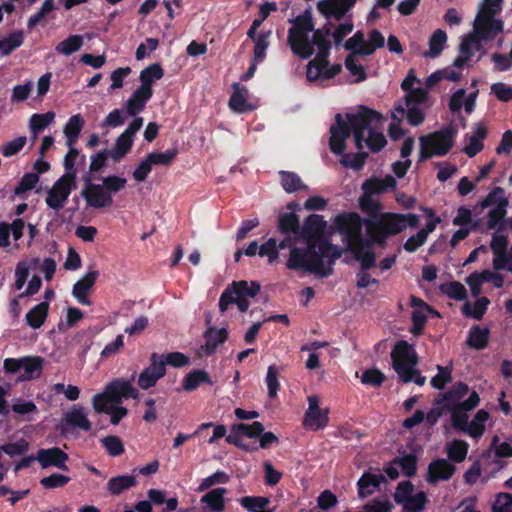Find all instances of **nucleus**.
<instances>
[{
	"label": "nucleus",
	"instance_id": "37",
	"mask_svg": "<svg viewBox=\"0 0 512 512\" xmlns=\"http://www.w3.org/2000/svg\"><path fill=\"white\" fill-rule=\"evenodd\" d=\"M64 419L67 425L79 428L85 432H89L92 428V424L82 407H74L65 414Z\"/></svg>",
	"mask_w": 512,
	"mask_h": 512
},
{
	"label": "nucleus",
	"instance_id": "7",
	"mask_svg": "<svg viewBox=\"0 0 512 512\" xmlns=\"http://www.w3.org/2000/svg\"><path fill=\"white\" fill-rule=\"evenodd\" d=\"M76 188V180L69 176H61L52 187L47 190L45 198L46 205L58 212L64 208L71 192Z\"/></svg>",
	"mask_w": 512,
	"mask_h": 512
},
{
	"label": "nucleus",
	"instance_id": "32",
	"mask_svg": "<svg viewBox=\"0 0 512 512\" xmlns=\"http://www.w3.org/2000/svg\"><path fill=\"white\" fill-rule=\"evenodd\" d=\"M499 33L500 32H494L492 28L474 23V31L469 34L470 37L473 38V50L479 51L481 55H484L485 50L483 49L482 42L494 40Z\"/></svg>",
	"mask_w": 512,
	"mask_h": 512
},
{
	"label": "nucleus",
	"instance_id": "18",
	"mask_svg": "<svg viewBox=\"0 0 512 512\" xmlns=\"http://www.w3.org/2000/svg\"><path fill=\"white\" fill-rule=\"evenodd\" d=\"M386 482L382 474L364 472L357 481L358 497L365 499L379 490L380 485Z\"/></svg>",
	"mask_w": 512,
	"mask_h": 512
},
{
	"label": "nucleus",
	"instance_id": "49",
	"mask_svg": "<svg viewBox=\"0 0 512 512\" xmlns=\"http://www.w3.org/2000/svg\"><path fill=\"white\" fill-rule=\"evenodd\" d=\"M469 450V444L465 440H453L447 445L448 459L461 463L465 460Z\"/></svg>",
	"mask_w": 512,
	"mask_h": 512
},
{
	"label": "nucleus",
	"instance_id": "14",
	"mask_svg": "<svg viewBox=\"0 0 512 512\" xmlns=\"http://www.w3.org/2000/svg\"><path fill=\"white\" fill-rule=\"evenodd\" d=\"M68 459V454L58 447L41 448L37 451V461L43 469L56 467L60 470L68 471L69 468L66 465Z\"/></svg>",
	"mask_w": 512,
	"mask_h": 512
},
{
	"label": "nucleus",
	"instance_id": "47",
	"mask_svg": "<svg viewBox=\"0 0 512 512\" xmlns=\"http://www.w3.org/2000/svg\"><path fill=\"white\" fill-rule=\"evenodd\" d=\"M236 304L238 307V310L242 313H245L249 308V301L248 299H242L237 296L232 295L230 290H224L222 294L220 295L219 299V309L222 313H224L229 305Z\"/></svg>",
	"mask_w": 512,
	"mask_h": 512
},
{
	"label": "nucleus",
	"instance_id": "60",
	"mask_svg": "<svg viewBox=\"0 0 512 512\" xmlns=\"http://www.w3.org/2000/svg\"><path fill=\"white\" fill-rule=\"evenodd\" d=\"M101 443L107 453L112 457L120 456L125 451L124 444L118 436H106L101 439Z\"/></svg>",
	"mask_w": 512,
	"mask_h": 512
},
{
	"label": "nucleus",
	"instance_id": "55",
	"mask_svg": "<svg viewBox=\"0 0 512 512\" xmlns=\"http://www.w3.org/2000/svg\"><path fill=\"white\" fill-rule=\"evenodd\" d=\"M440 291L450 299L462 301L467 298V290L464 285L458 281H450L440 285Z\"/></svg>",
	"mask_w": 512,
	"mask_h": 512
},
{
	"label": "nucleus",
	"instance_id": "61",
	"mask_svg": "<svg viewBox=\"0 0 512 512\" xmlns=\"http://www.w3.org/2000/svg\"><path fill=\"white\" fill-rule=\"evenodd\" d=\"M177 155L178 150L176 148L168 149L165 152H151L147 154L152 165L164 166H169Z\"/></svg>",
	"mask_w": 512,
	"mask_h": 512
},
{
	"label": "nucleus",
	"instance_id": "58",
	"mask_svg": "<svg viewBox=\"0 0 512 512\" xmlns=\"http://www.w3.org/2000/svg\"><path fill=\"white\" fill-rule=\"evenodd\" d=\"M239 502L248 512H259L268 506L270 499L264 496H244Z\"/></svg>",
	"mask_w": 512,
	"mask_h": 512
},
{
	"label": "nucleus",
	"instance_id": "13",
	"mask_svg": "<svg viewBox=\"0 0 512 512\" xmlns=\"http://www.w3.org/2000/svg\"><path fill=\"white\" fill-rule=\"evenodd\" d=\"M456 470V466L448 459L437 458L429 463L425 480L431 485H436L440 481L450 480Z\"/></svg>",
	"mask_w": 512,
	"mask_h": 512
},
{
	"label": "nucleus",
	"instance_id": "46",
	"mask_svg": "<svg viewBox=\"0 0 512 512\" xmlns=\"http://www.w3.org/2000/svg\"><path fill=\"white\" fill-rule=\"evenodd\" d=\"M280 181L283 189L287 193H293L298 190H306L308 187L302 183L301 178L294 172L280 171Z\"/></svg>",
	"mask_w": 512,
	"mask_h": 512
},
{
	"label": "nucleus",
	"instance_id": "42",
	"mask_svg": "<svg viewBox=\"0 0 512 512\" xmlns=\"http://www.w3.org/2000/svg\"><path fill=\"white\" fill-rule=\"evenodd\" d=\"M490 300L487 297L478 298L473 307L470 302H465L461 308L462 314L468 318L481 320L487 311Z\"/></svg>",
	"mask_w": 512,
	"mask_h": 512
},
{
	"label": "nucleus",
	"instance_id": "4",
	"mask_svg": "<svg viewBox=\"0 0 512 512\" xmlns=\"http://www.w3.org/2000/svg\"><path fill=\"white\" fill-rule=\"evenodd\" d=\"M419 217L416 214L385 212L373 218L365 219L366 233L380 248H385L390 236L401 233L407 226L416 228Z\"/></svg>",
	"mask_w": 512,
	"mask_h": 512
},
{
	"label": "nucleus",
	"instance_id": "59",
	"mask_svg": "<svg viewBox=\"0 0 512 512\" xmlns=\"http://www.w3.org/2000/svg\"><path fill=\"white\" fill-rule=\"evenodd\" d=\"M271 31H262L257 38L253 39L254 46V61L262 62L266 57V50L269 46L268 38L271 36Z\"/></svg>",
	"mask_w": 512,
	"mask_h": 512
},
{
	"label": "nucleus",
	"instance_id": "29",
	"mask_svg": "<svg viewBox=\"0 0 512 512\" xmlns=\"http://www.w3.org/2000/svg\"><path fill=\"white\" fill-rule=\"evenodd\" d=\"M489 412L480 409L476 412L471 422H468L466 428L463 430V433L469 435L473 439H479L483 436L485 432V423L489 419Z\"/></svg>",
	"mask_w": 512,
	"mask_h": 512
},
{
	"label": "nucleus",
	"instance_id": "43",
	"mask_svg": "<svg viewBox=\"0 0 512 512\" xmlns=\"http://www.w3.org/2000/svg\"><path fill=\"white\" fill-rule=\"evenodd\" d=\"M24 42V32L16 30L7 37L0 40V52L2 56L10 55L14 50L19 48Z\"/></svg>",
	"mask_w": 512,
	"mask_h": 512
},
{
	"label": "nucleus",
	"instance_id": "30",
	"mask_svg": "<svg viewBox=\"0 0 512 512\" xmlns=\"http://www.w3.org/2000/svg\"><path fill=\"white\" fill-rule=\"evenodd\" d=\"M201 384L211 385V377L205 370L194 369L184 377L182 381V388L184 391L192 392L196 390Z\"/></svg>",
	"mask_w": 512,
	"mask_h": 512
},
{
	"label": "nucleus",
	"instance_id": "19",
	"mask_svg": "<svg viewBox=\"0 0 512 512\" xmlns=\"http://www.w3.org/2000/svg\"><path fill=\"white\" fill-rule=\"evenodd\" d=\"M397 185L396 179L392 175H386L384 178H369L362 184V190L366 194L378 195L393 190Z\"/></svg>",
	"mask_w": 512,
	"mask_h": 512
},
{
	"label": "nucleus",
	"instance_id": "17",
	"mask_svg": "<svg viewBox=\"0 0 512 512\" xmlns=\"http://www.w3.org/2000/svg\"><path fill=\"white\" fill-rule=\"evenodd\" d=\"M98 276V271H89L73 285L72 295L80 304H91V301L88 297V292L94 286Z\"/></svg>",
	"mask_w": 512,
	"mask_h": 512
},
{
	"label": "nucleus",
	"instance_id": "40",
	"mask_svg": "<svg viewBox=\"0 0 512 512\" xmlns=\"http://www.w3.org/2000/svg\"><path fill=\"white\" fill-rule=\"evenodd\" d=\"M134 139L120 134L115 141L113 149H110V158L114 162H120L130 151L133 146Z\"/></svg>",
	"mask_w": 512,
	"mask_h": 512
},
{
	"label": "nucleus",
	"instance_id": "21",
	"mask_svg": "<svg viewBox=\"0 0 512 512\" xmlns=\"http://www.w3.org/2000/svg\"><path fill=\"white\" fill-rule=\"evenodd\" d=\"M205 344L201 346V351L210 356L214 354L219 345L223 344L228 339V331L226 328H220L218 330L209 328L204 333Z\"/></svg>",
	"mask_w": 512,
	"mask_h": 512
},
{
	"label": "nucleus",
	"instance_id": "26",
	"mask_svg": "<svg viewBox=\"0 0 512 512\" xmlns=\"http://www.w3.org/2000/svg\"><path fill=\"white\" fill-rule=\"evenodd\" d=\"M49 306V302L42 301L32 307L25 316L27 325L34 330L41 328L48 317Z\"/></svg>",
	"mask_w": 512,
	"mask_h": 512
},
{
	"label": "nucleus",
	"instance_id": "36",
	"mask_svg": "<svg viewBox=\"0 0 512 512\" xmlns=\"http://www.w3.org/2000/svg\"><path fill=\"white\" fill-rule=\"evenodd\" d=\"M247 93L246 87L241 86L239 83L233 84V93L229 99V107L231 110L237 113H243L250 109L246 99Z\"/></svg>",
	"mask_w": 512,
	"mask_h": 512
},
{
	"label": "nucleus",
	"instance_id": "53",
	"mask_svg": "<svg viewBox=\"0 0 512 512\" xmlns=\"http://www.w3.org/2000/svg\"><path fill=\"white\" fill-rule=\"evenodd\" d=\"M365 131H368V137H364V143L367 145V147L374 153L382 150L387 143L383 133L374 129L372 124H370L369 127L365 129Z\"/></svg>",
	"mask_w": 512,
	"mask_h": 512
},
{
	"label": "nucleus",
	"instance_id": "8",
	"mask_svg": "<svg viewBox=\"0 0 512 512\" xmlns=\"http://www.w3.org/2000/svg\"><path fill=\"white\" fill-rule=\"evenodd\" d=\"M83 182L84 187L80 194L85 199L87 206L101 209L113 204V197L109 191H106L103 185L93 183L90 174L83 176Z\"/></svg>",
	"mask_w": 512,
	"mask_h": 512
},
{
	"label": "nucleus",
	"instance_id": "11",
	"mask_svg": "<svg viewBox=\"0 0 512 512\" xmlns=\"http://www.w3.org/2000/svg\"><path fill=\"white\" fill-rule=\"evenodd\" d=\"M502 0H484L475 23L492 28L494 32H502L503 21L495 19L494 16L499 14L502 10Z\"/></svg>",
	"mask_w": 512,
	"mask_h": 512
},
{
	"label": "nucleus",
	"instance_id": "57",
	"mask_svg": "<svg viewBox=\"0 0 512 512\" xmlns=\"http://www.w3.org/2000/svg\"><path fill=\"white\" fill-rule=\"evenodd\" d=\"M428 503L427 494L424 491H419L407 499L403 504L405 512H422Z\"/></svg>",
	"mask_w": 512,
	"mask_h": 512
},
{
	"label": "nucleus",
	"instance_id": "62",
	"mask_svg": "<svg viewBox=\"0 0 512 512\" xmlns=\"http://www.w3.org/2000/svg\"><path fill=\"white\" fill-rule=\"evenodd\" d=\"M438 373L431 379V385L435 389L443 390L446 384L452 381V368L437 365Z\"/></svg>",
	"mask_w": 512,
	"mask_h": 512
},
{
	"label": "nucleus",
	"instance_id": "3",
	"mask_svg": "<svg viewBox=\"0 0 512 512\" xmlns=\"http://www.w3.org/2000/svg\"><path fill=\"white\" fill-rule=\"evenodd\" d=\"M365 220H362L356 212H343L338 214L334 220L336 230L344 236L346 250L350 251L354 259L360 263V268L370 270L376 266V255L372 246L376 242L367 234V239L362 236V227Z\"/></svg>",
	"mask_w": 512,
	"mask_h": 512
},
{
	"label": "nucleus",
	"instance_id": "31",
	"mask_svg": "<svg viewBox=\"0 0 512 512\" xmlns=\"http://www.w3.org/2000/svg\"><path fill=\"white\" fill-rule=\"evenodd\" d=\"M84 119L80 114L72 115L64 126L63 132L66 137V145L71 146L77 143L79 135L84 127Z\"/></svg>",
	"mask_w": 512,
	"mask_h": 512
},
{
	"label": "nucleus",
	"instance_id": "45",
	"mask_svg": "<svg viewBox=\"0 0 512 512\" xmlns=\"http://www.w3.org/2000/svg\"><path fill=\"white\" fill-rule=\"evenodd\" d=\"M447 41V34L445 31L436 30L429 39V50L424 52V57L435 58L440 55Z\"/></svg>",
	"mask_w": 512,
	"mask_h": 512
},
{
	"label": "nucleus",
	"instance_id": "33",
	"mask_svg": "<svg viewBox=\"0 0 512 512\" xmlns=\"http://www.w3.org/2000/svg\"><path fill=\"white\" fill-rule=\"evenodd\" d=\"M164 76V70L159 63L150 64L140 72V87L153 93L152 84Z\"/></svg>",
	"mask_w": 512,
	"mask_h": 512
},
{
	"label": "nucleus",
	"instance_id": "63",
	"mask_svg": "<svg viewBox=\"0 0 512 512\" xmlns=\"http://www.w3.org/2000/svg\"><path fill=\"white\" fill-rule=\"evenodd\" d=\"M503 200L505 202H509L508 198L505 196V191L502 187H494L488 195L481 201V207L487 208L493 205H496V207H500L503 203Z\"/></svg>",
	"mask_w": 512,
	"mask_h": 512
},
{
	"label": "nucleus",
	"instance_id": "5",
	"mask_svg": "<svg viewBox=\"0 0 512 512\" xmlns=\"http://www.w3.org/2000/svg\"><path fill=\"white\" fill-rule=\"evenodd\" d=\"M293 25L288 30L287 43L294 55L309 59L315 52L310 43L309 33L314 31V21L310 9L289 20Z\"/></svg>",
	"mask_w": 512,
	"mask_h": 512
},
{
	"label": "nucleus",
	"instance_id": "51",
	"mask_svg": "<svg viewBox=\"0 0 512 512\" xmlns=\"http://www.w3.org/2000/svg\"><path fill=\"white\" fill-rule=\"evenodd\" d=\"M417 456L414 453H409L401 457H395L392 464H397L404 476L411 478L417 473Z\"/></svg>",
	"mask_w": 512,
	"mask_h": 512
},
{
	"label": "nucleus",
	"instance_id": "25",
	"mask_svg": "<svg viewBox=\"0 0 512 512\" xmlns=\"http://www.w3.org/2000/svg\"><path fill=\"white\" fill-rule=\"evenodd\" d=\"M490 338V330L488 327L474 325L470 328L466 344L475 350H483L488 346Z\"/></svg>",
	"mask_w": 512,
	"mask_h": 512
},
{
	"label": "nucleus",
	"instance_id": "52",
	"mask_svg": "<svg viewBox=\"0 0 512 512\" xmlns=\"http://www.w3.org/2000/svg\"><path fill=\"white\" fill-rule=\"evenodd\" d=\"M69 150L65 154L63 159V167L65 170V173L62 176H69L71 179L76 180L77 179V160L80 156V150L75 148L74 145L68 146Z\"/></svg>",
	"mask_w": 512,
	"mask_h": 512
},
{
	"label": "nucleus",
	"instance_id": "39",
	"mask_svg": "<svg viewBox=\"0 0 512 512\" xmlns=\"http://www.w3.org/2000/svg\"><path fill=\"white\" fill-rule=\"evenodd\" d=\"M332 23L327 20L326 24L321 28H314L312 31V38L310 43L317 47V49H331L332 43L329 40L331 36Z\"/></svg>",
	"mask_w": 512,
	"mask_h": 512
},
{
	"label": "nucleus",
	"instance_id": "6",
	"mask_svg": "<svg viewBox=\"0 0 512 512\" xmlns=\"http://www.w3.org/2000/svg\"><path fill=\"white\" fill-rule=\"evenodd\" d=\"M456 131L452 128H446L435 131L419 138L420 151L418 162H425L433 156H445L450 152L454 145Z\"/></svg>",
	"mask_w": 512,
	"mask_h": 512
},
{
	"label": "nucleus",
	"instance_id": "34",
	"mask_svg": "<svg viewBox=\"0 0 512 512\" xmlns=\"http://www.w3.org/2000/svg\"><path fill=\"white\" fill-rule=\"evenodd\" d=\"M137 485V479L134 475H119L112 477L107 482V490L111 495L118 496L123 491Z\"/></svg>",
	"mask_w": 512,
	"mask_h": 512
},
{
	"label": "nucleus",
	"instance_id": "20",
	"mask_svg": "<svg viewBox=\"0 0 512 512\" xmlns=\"http://www.w3.org/2000/svg\"><path fill=\"white\" fill-rule=\"evenodd\" d=\"M325 227L326 221L324 220L323 216L318 214H311L305 219L300 233L307 237V241L312 240L313 242H317L319 237H324L323 231Z\"/></svg>",
	"mask_w": 512,
	"mask_h": 512
},
{
	"label": "nucleus",
	"instance_id": "12",
	"mask_svg": "<svg viewBox=\"0 0 512 512\" xmlns=\"http://www.w3.org/2000/svg\"><path fill=\"white\" fill-rule=\"evenodd\" d=\"M356 2L357 0H320L317 10L326 20L341 21Z\"/></svg>",
	"mask_w": 512,
	"mask_h": 512
},
{
	"label": "nucleus",
	"instance_id": "64",
	"mask_svg": "<svg viewBox=\"0 0 512 512\" xmlns=\"http://www.w3.org/2000/svg\"><path fill=\"white\" fill-rule=\"evenodd\" d=\"M492 512H512V494L500 492L495 495Z\"/></svg>",
	"mask_w": 512,
	"mask_h": 512
},
{
	"label": "nucleus",
	"instance_id": "22",
	"mask_svg": "<svg viewBox=\"0 0 512 512\" xmlns=\"http://www.w3.org/2000/svg\"><path fill=\"white\" fill-rule=\"evenodd\" d=\"M261 286L257 281H233L224 290H230L232 295L242 299L254 298L260 292Z\"/></svg>",
	"mask_w": 512,
	"mask_h": 512
},
{
	"label": "nucleus",
	"instance_id": "35",
	"mask_svg": "<svg viewBox=\"0 0 512 512\" xmlns=\"http://www.w3.org/2000/svg\"><path fill=\"white\" fill-rule=\"evenodd\" d=\"M278 230L285 235H299L301 231L299 217L294 212L279 214Z\"/></svg>",
	"mask_w": 512,
	"mask_h": 512
},
{
	"label": "nucleus",
	"instance_id": "56",
	"mask_svg": "<svg viewBox=\"0 0 512 512\" xmlns=\"http://www.w3.org/2000/svg\"><path fill=\"white\" fill-rule=\"evenodd\" d=\"M55 119V113L52 111L46 113H35L29 119V128L31 132H41L49 126Z\"/></svg>",
	"mask_w": 512,
	"mask_h": 512
},
{
	"label": "nucleus",
	"instance_id": "38",
	"mask_svg": "<svg viewBox=\"0 0 512 512\" xmlns=\"http://www.w3.org/2000/svg\"><path fill=\"white\" fill-rule=\"evenodd\" d=\"M509 205V202H505L503 200V203L500 207H494L492 208L487 215V228L488 229H495L498 228V232H502L506 229V223L507 219H505L506 213H507V207Z\"/></svg>",
	"mask_w": 512,
	"mask_h": 512
},
{
	"label": "nucleus",
	"instance_id": "1",
	"mask_svg": "<svg viewBox=\"0 0 512 512\" xmlns=\"http://www.w3.org/2000/svg\"><path fill=\"white\" fill-rule=\"evenodd\" d=\"M382 115L366 106H360L356 113L335 115V124L330 127L329 149L338 156L345 168L360 171L368 158V153L361 151L364 147L365 129L370 124L379 123Z\"/></svg>",
	"mask_w": 512,
	"mask_h": 512
},
{
	"label": "nucleus",
	"instance_id": "9",
	"mask_svg": "<svg viewBox=\"0 0 512 512\" xmlns=\"http://www.w3.org/2000/svg\"><path fill=\"white\" fill-rule=\"evenodd\" d=\"M166 374L163 355L152 353L150 356V365L146 367L139 375L137 384L141 389L147 390L156 385L157 381Z\"/></svg>",
	"mask_w": 512,
	"mask_h": 512
},
{
	"label": "nucleus",
	"instance_id": "24",
	"mask_svg": "<svg viewBox=\"0 0 512 512\" xmlns=\"http://www.w3.org/2000/svg\"><path fill=\"white\" fill-rule=\"evenodd\" d=\"M226 493V488H214L203 495L200 501L206 505L210 512H224Z\"/></svg>",
	"mask_w": 512,
	"mask_h": 512
},
{
	"label": "nucleus",
	"instance_id": "44",
	"mask_svg": "<svg viewBox=\"0 0 512 512\" xmlns=\"http://www.w3.org/2000/svg\"><path fill=\"white\" fill-rule=\"evenodd\" d=\"M473 38L470 35L463 37L459 46V55L453 61V66L461 69L463 68L473 56Z\"/></svg>",
	"mask_w": 512,
	"mask_h": 512
},
{
	"label": "nucleus",
	"instance_id": "48",
	"mask_svg": "<svg viewBox=\"0 0 512 512\" xmlns=\"http://www.w3.org/2000/svg\"><path fill=\"white\" fill-rule=\"evenodd\" d=\"M43 358L39 356H26L21 358V370H24L25 378L38 377L42 371Z\"/></svg>",
	"mask_w": 512,
	"mask_h": 512
},
{
	"label": "nucleus",
	"instance_id": "41",
	"mask_svg": "<svg viewBox=\"0 0 512 512\" xmlns=\"http://www.w3.org/2000/svg\"><path fill=\"white\" fill-rule=\"evenodd\" d=\"M328 413V409L317 410L310 415L309 412H305L304 426L314 431L324 429L329 423Z\"/></svg>",
	"mask_w": 512,
	"mask_h": 512
},
{
	"label": "nucleus",
	"instance_id": "15",
	"mask_svg": "<svg viewBox=\"0 0 512 512\" xmlns=\"http://www.w3.org/2000/svg\"><path fill=\"white\" fill-rule=\"evenodd\" d=\"M392 365L402 363L404 365L416 366L419 362L418 354L414 345L406 340L398 341L391 351Z\"/></svg>",
	"mask_w": 512,
	"mask_h": 512
},
{
	"label": "nucleus",
	"instance_id": "27",
	"mask_svg": "<svg viewBox=\"0 0 512 512\" xmlns=\"http://www.w3.org/2000/svg\"><path fill=\"white\" fill-rule=\"evenodd\" d=\"M489 412L480 409L476 412L471 422H468L466 428L463 430V433L469 435L473 439H479L483 436L485 432V423L489 419Z\"/></svg>",
	"mask_w": 512,
	"mask_h": 512
},
{
	"label": "nucleus",
	"instance_id": "50",
	"mask_svg": "<svg viewBox=\"0 0 512 512\" xmlns=\"http://www.w3.org/2000/svg\"><path fill=\"white\" fill-rule=\"evenodd\" d=\"M384 45L385 39L382 33L377 29H373L369 32L368 43L365 42V47H362V49H358V51H356V54L361 56H369L372 55L376 51V49L384 47Z\"/></svg>",
	"mask_w": 512,
	"mask_h": 512
},
{
	"label": "nucleus",
	"instance_id": "54",
	"mask_svg": "<svg viewBox=\"0 0 512 512\" xmlns=\"http://www.w3.org/2000/svg\"><path fill=\"white\" fill-rule=\"evenodd\" d=\"M83 46V37L81 35H70L63 41L57 44L56 51L65 56L78 51Z\"/></svg>",
	"mask_w": 512,
	"mask_h": 512
},
{
	"label": "nucleus",
	"instance_id": "2",
	"mask_svg": "<svg viewBox=\"0 0 512 512\" xmlns=\"http://www.w3.org/2000/svg\"><path fill=\"white\" fill-rule=\"evenodd\" d=\"M344 252L341 247L332 244L327 237H319L317 242L307 241V248L292 247L286 266L294 271H307L319 278L333 273V265Z\"/></svg>",
	"mask_w": 512,
	"mask_h": 512
},
{
	"label": "nucleus",
	"instance_id": "23",
	"mask_svg": "<svg viewBox=\"0 0 512 512\" xmlns=\"http://www.w3.org/2000/svg\"><path fill=\"white\" fill-rule=\"evenodd\" d=\"M152 95V92H148L139 86L126 103L127 114L129 116L135 117L137 114L143 111Z\"/></svg>",
	"mask_w": 512,
	"mask_h": 512
},
{
	"label": "nucleus",
	"instance_id": "28",
	"mask_svg": "<svg viewBox=\"0 0 512 512\" xmlns=\"http://www.w3.org/2000/svg\"><path fill=\"white\" fill-rule=\"evenodd\" d=\"M489 412L480 409L476 412L471 422H468L466 428L463 430V433L469 435L473 439H479L483 436L485 432V423L489 419Z\"/></svg>",
	"mask_w": 512,
	"mask_h": 512
},
{
	"label": "nucleus",
	"instance_id": "16",
	"mask_svg": "<svg viewBox=\"0 0 512 512\" xmlns=\"http://www.w3.org/2000/svg\"><path fill=\"white\" fill-rule=\"evenodd\" d=\"M480 402V397L476 391H473L468 399L459 402L453 397L448 396V392L440 395L438 399L435 401L436 406H441L445 412H452L458 408H462L464 410H473Z\"/></svg>",
	"mask_w": 512,
	"mask_h": 512
},
{
	"label": "nucleus",
	"instance_id": "10",
	"mask_svg": "<svg viewBox=\"0 0 512 512\" xmlns=\"http://www.w3.org/2000/svg\"><path fill=\"white\" fill-rule=\"evenodd\" d=\"M135 379V373L130 379L117 378L105 386L106 394L112 398V402L120 405L123 399H138L139 391L133 387L132 382Z\"/></svg>",
	"mask_w": 512,
	"mask_h": 512
}]
</instances>
